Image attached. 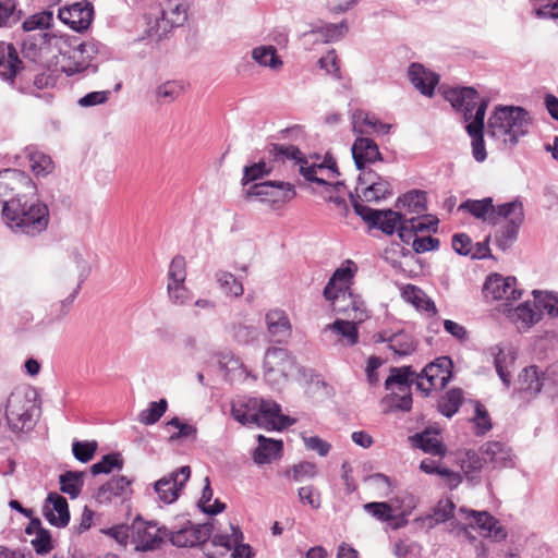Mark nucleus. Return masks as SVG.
I'll use <instances>...</instances> for the list:
<instances>
[{
    "label": "nucleus",
    "instance_id": "nucleus-1",
    "mask_svg": "<svg viewBox=\"0 0 558 558\" xmlns=\"http://www.w3.org/2000/svg\"><path fill=\"white\" fill-rule=\"evenodd\" d=\"M267 153L272 161L290 162L306 181L326 186V192L329 193L327 199L336 205L340 216L347 215L349 208L342 196L345 194V185L342 181L336 180L339 172L331 158L318 162L317 157L315 160L308 159L296 146L286 144H270Z\"/></svg>",
    "mask_w": 558,
    "mask_h": 558
},
{
    "label": "nucleus",
    "instance_id": "nucleus-2",
    "mask_svg": "<svg viewBox=\"0 0 558 558\" xmlns=\"http://www.w3.org/2000/svg\"><path fill=\"white\" fill-rule=\"evenodd\" d=\"M2 216L7 226L15 233L36 236L49 226L50 213L47 204L39 199L10 197L4 201Z\"/></svg>",
    "mask_w": 558,
    "mask_h": 558
},
{
    "label": "nucleus",
    "instance_id": "nucleus-3",
    "mask_svg": "<svg viewBox=\"0 0 558 558\" xmlns=\"http://www.w3.org/2000/svg\"><path fill=\"white\" fill-rule=\"evenodd\" d=\"M231 415L242 425L254 424L267 430H281L295 422L281 413L278 403L251 397H239L233 400Z\"/></svg>",
    "mask_w": 558,
    "mask_h": 558
},
{
    "label": "nucleus",
    "instance_id": "nucleus-4",
    "mask_svg": "<svg viewBox=\"0 0 558 558\" xmlns=\"http://www.w3.org/2000/svg\"><path fill=\"white\" fill-rule=\"evenodd\" d=\"M530 118L521 107L498 106L487 121V134L509 145H515L529 131Z\"/></svg>",
    "mask_w": 558,
    "mask_h": 558
},
{
    "label": "nucleus",
    "instance_id": "nucleus-5",
    "mask_svg": "<svg viewBox=\"0 0 558 558\" xmlns=\"http://www.w3.org/2000/svg\"><path fill=\"white\" fill-rule=\"evenodd\" d=\"M51 45L58 50L57 65L68 76L82 73L92 66V61L97 52L93 43H78L53 37Z\"/></svg>",
    "mask_w": 558,
    "mask_h": 558
},
{
    "label": "nucleus",
    "instance_id": "nucleus-6",
    "mask_svg": "<svg viewBox=\"0 0 558 558\" xmlns=\"http://www.w3.org/2000/svg\"><path fill=\"white\" fill-rule=\"evenodd\" d=\"M524 221L523 204L519 199L507 202L495 208L494 239L496 244H506L518 240L519 230Z\"/></svg>",
    "mask_w": 558,
    "mask_h": 558
},
{
    "label": "nucleus",
    "instance_id": "nucleus-7",
    "mask_svg": "<svg viewBox=\"0 0 558 558\" xmlns=\"http://www.w3.org/2000/svg\"><path fill=\"white\" fill-rule=\"evenodd\" d=\"M355 209V203H378L392 194V185L387 177H383L374 170H363L357 177L354 192L348 193Z\"/></svg>",
    "mask_w": 558,
    "mask_h": 558
},
{
    "label": "nucleus",
    "instance_id": "nucleus-8",
    "mask_svg": "<svg viewBox=\"0 0 558 558\" xmlns=\"http://www.w3.org/2000/svg\"><path fill=\"white\" fill-rule=\"evenodd\" d=\"M439 219L432 214L407 218L399 229L403 244H440L433 235L438 231Z\"/></svg>",
    "mask_w": 558,
    "mask_h": 558
},
{
    "label": "nucleus",
    "instance_id": "nucleus-9",
    "mask_svg": "<svg viewBox=\"0 0 558 558\" xmlns=\"http://www.w3.org/2000/svg\"><path fill=\"white\" fill-rule=\"evenodd\" d=\"M451 360L448 356H441L427 364L416 375V387L427 396L432 390L444 389L451 379Z\"/></svg>",
    "mask_w": 558,
    "mask_h": 558
},
{
    "label": "nucleus",
    "instance_id": "nucleus-10",
    "mask_svg": "<svg viewBox=\"0 0 558 558\" xmlns=\"http://www.w3.org/2000/svg\"><path fill=\"white\" fill-rule=\"evenodd\" d=\"M131 530L137 551H151L160 548L168 535L166 526H159L154 521H144L141 517L133 520Z\"/></svg>",
    "mask_w": 558,
    "mask_h": 558
},
{
    "label": "nucleus",
    "instance_id": "nucleus-11",
    "mask_svg": "<svg viewBox=\"0 0 558 558\" xmlns=\"http://www.w3.org/2000/svg\"><path fill=\"white\" fill-rule=\"evenodd\" d=\"M442 95L456 110L462 112L466 124L474 120V114L481 106H485V110L487 109V101L473 87L446 88L442 90Z\"/></svg>",
    "mask_w": 558,
    "mask_h": 558
},
{
    "label": "nucleus",
    "instance_id": "nucleus-12",
    "mask_svg": "<svg viewBox=\"0 0 558 558\" xmlns=\"http://www.w3.org/2000/svg\"><path fill=\"white\" fill-rule=\"evenodd\" d=\"M296 195L293 184L279 180H269L252 184L246 190L247 197H258L274 205L290 202Z\"/></svg>",
    "mask_w": 558,
    "mask_h": 558
},
{
    "label": "nucleus",
    "instance_id": "nucleus-13",
    "mask_svg": "<svg viewBox=\"0 0 558 558\" xmlns=\"http://www.w3.org/2000/svg\"><path fill=\"white\" fill-rule=\"evenodd\" d=\"M294 368V360L287 349L270 348L265 353L264 376L271 385H278L287 379Z\"/></svg>",
    "mask_w": 558,
    "mask_h": 558
},
{
    "label": "nucleus",
    "instance_id": "nucleus-14",
    "mask_svg": "<svg viewBox=\"0 0 558 558\" xmlns=\"http://www.w3.org/2000/svg\"><path fill=\"white\" fill-rule=\"evenodd\" d=\"M36 186L32 179L17 169H4L0 171V202L4 204L7 197H23L34 195Z\"/></svg>",
    "mask_w": 558,
    "mask_h": 558
},
{
    "label": "nucleus",
    "instance_id": "nucleus-15",
    "mask_svg": "<svg viewBox=\"0 0 558 558\" xmlns=\"http://www.w3.org/2000/svg\"><path fill=\"white\" fill-rule=\"evenodd\" d=\"M355 213L361 216L365 221L377 227L386 234H393L397 232L399 235V229L407 220L403 214L392 209L387 210H375L363 204L355 203Z\"/></svg>",
    "mask_w": 558,
    "mask_h": 558
},
{
    "label": "nucleus",
    "instance_id": "nucleus-16",
    "mask_svg": "<svg viewBox=\"0 0 558 558\" xmlns=\"http://www.w3.org/2000/svg\"><path fill=\"white\" fill-rule=\"evenodd\" d=\"M31 401L21 393H11L7 402V421L11 430L19 433L32 425Z\"/></svg>",
    "mask_w": 558,
    "mask_h": 558
},
{
    "label": "nucleus",
    "instance_id": "nucleus-17",
    "mask_svg": "<svg viewBox=\"0 0 558 558\" xmlns=\"http://www.w3.org/2000/svg\"><path fill=\"white\" fill-rule=\"evenodd\" d=\"M483 294L490 300L517 301L522 296V290L517 288L514 277L505 278L499 274H493L485 280Z\"/></svg>",
    "mask_w": 558,
    "mask_h": 558
},
{
    "label": "nucleus",
    "instance_id": "nucleus-18",
    "mask_svg": "<svg viewBox=\"0 0 558 558\" xmlns=\"http://www.w3.org/2000/svg\"><path fill=\"white\" fill-rule=\"evenodd\" d=\"M191 476V469L187 465L179 468L177 471L158 480L155 485V492L158 498L165 504L174 502Z\"/></svg>",
    "mask_w": 558,
    "mask_h": 558
},
{
    "label": "nucleus",
    "instance_id": "nucleus-19",
    "mask_svg": "<svg viewBox=\"0 0 558 558\" xmlns=\"http://www.w3.org/2000/svg\"><path fill=\"white\" fill-rule=\"evenodd\" d=\"M459 512L465 514V519H471L470 526L477 530L484 537H490L496 542L506 539L507 531L500 522L487 511L460 508Z\"/></svg>",
    "mask_w": 558,
    "mask_h": 558
},
{
    "label": "nucleus",
    "instance_id": "nucleus-20",
    "mask_svg": "<svg viewBox=\"0 0 558 558\" xmlns=\"http://www.w3.org/2000/svg\"><path fill=\"white\" fill-rule=\"evenodd\" d=\"M213 534V524H189L175 532H169L167 537L175 547H195L206 543Z\"/></svg>",
    "mask_w": 558,
    "mask_h": 558
},
{
    "label": "nucleus",
    "instance_id": "nucleus-21",
    "mask_svg": "<svg viewBox=\"0 0 558 558\" xmlns=\"http://www.w3.org/2000/svg\"><path fill=\"white\" fill-rule=\"evenodd\" d=\"M357 267L354 262L345 260L332 275L324 289L325 299H336L343 301V298H350L348 290L350 282L356 272Z\"/></svg>",
    "mask_w": 558,
    "mask_h": 558
},
{
    "label": "nucleus",
    "instance_id": "nucleus-22",
    "mask_svg": "<svg viewBox=\"0 0 558 558\" xmlns=\"http://www.w3.org/2000/svg\"><path fill=\"white\" fill-rule=\"evenodd\" d=\"M94 9L90 2L82 0L59 9L58 17L76 32L87 29L93 21Z\"/></svg>",
    "mask_w": 558,
    "mask_h": 558
},
{
    "label": "nucleus",
    "instance_id": "nucleus-23",
    "mask_svg": "<svg viewBox=\"0 0 558 558\" xmlns=\"http://www.w3.org/2000/svg\"><path fill=\"white\" fill-rule=\"evenodd\" d=\"M230 533H219L214 535L211 544L220 546L226 551L233 549L232 558H254L255 554L248 544L243 543V533L238 525L230 524Z\"/></svg>",
    "mask_w": 558,
    "mask_h": 558
},
{
    "label": "nucleus",
    "instance_id": "nucleus-24",
    "mask_svg": "<svg viewBox=\"0 0 558 558\" xmlns=\"http://www.w3.org/2000/svg\"><path fill=\"white\" fill-rule=\"evenodd\" d=\"M187 20V4L184 0H167L156 20L157 31L165 34L173 27L182 26Z\"/></svg>",
    "mask_w": 558,
    "mask_h": 558
},
{
    "label": "nucleus",
    "instance_id": "nucleus-25",
    "mask_svg": "<svg viewBox=\"0 0 558 558\" xmlns=\"http://www.w3.org/2000/svg\"><path fill=\"white\" fill-rule=\"evenodd\" d=\"M543 386H545L544 374L534 365L527 366L519 374L512 396L527 401L535 397Z\"/></svg>",
    "mask_w": 558,
    "mask_h": 558
},
{
    "label": "nucleus",
    "instance_id": "nucleus-26",
    "mask_svg": "<svg viewBox=\"0 0 558 558\" xmlns=\"http://www.w3.org/2000/svg\"><path fill=\"white\" fill-rule=\"evenodd\" d=\"M354 163L360 170H371L369 165L381 160L378 145L369 137L357 136L351 148Z\"/></svg>",
    "mask_w": 558,
    "mask_h": 558
},
{
    "label": "nucleus",
    "instance_id": "nucleus-27",
    "mask_svg": "<svg viewBox=\"0 0 558 558\" xmlns=\"http://www.w3.org/2000/svg\"><path fill=\"white\" fill-rule=\"evenodd\" d=\"M43 512L47 521L53 526L65 527L70 522L68 501L56 492L48 494Z\"/></svg>",
    "mask_w": 558,
    "mask_h": 558
},
{
    "label": "nucleus",
    "instance_id": "nucleus-28",
    "mask_svg": "<svg viewBox=\"0 0 558 558\" xmlns=\"http://www.w3.org/2000/svg\"><path fill=\"white\" fill-rule=\"evenodd\" d=\"M485 463L492 468H512L514 465V456L511 449L500 441H487L481 449Z\"/></svg>",
    "mask_w": 558,
    "mask_h": 558
},
{
    "label": "nucleus",
    "instance_id": "nucleus-29",
    "mask_svg": "<svg viewBox=\"0 0 558 558\" xmlns=\"http://www.w3.org/2000/svg\"><path fill=\"white\" fill-rule=\"evenodd\" d=\"M500 380L506 388L511 385V373L514 368L515 355L511 350L506 351L500 344L493 345L487 350Z\"/></svg>",
    "mask_w": 558,
    "mask_h": 558
},
{
    "label": "nucleus",
    "instance_id": "nucleus-30",
    "mask_svg": "<svg viewBox=\"0 0 558 558\" xmlns=\"http://www.w3.org/2000/svg\"><path fill=\"white\" fill-rule=\"evenodd\" d=\"M484 119L485 106H481L474 114V120L465 125V130L472 138V155L477 162H483L487 156L483 138Z\"/></svg>",
    "mask_w": 558,
    "mask_h": 558
},
{
    "label": "nucleus",
    "instance_id": "nucleus-31",
    "mask_svg": "<svg viewBox=\"0 0 558 558\" xmlns=\"http://www.w3.org/2000/svg\"><path fill=\"white\" fill-rule=\"evenodd\" d=\"M412 85L424 96L430 97L438 84L439 76L420 63H412L408 69Z\"/></svg>",
    "mask_w": 558,
    "mask_h": 558
},
{
    "label": "nucleus",
    "instance_id": "nucleus-32",
    "mask_svg": "<svg viewBox=\"0 0 558 558\" xmlns=\"http://www.w3.org/2000/svg\"><path fill=\"white\" fill-rule=\"evenodd\" d=\"M347 32V26L343 23L326 24L318 22L312 26L310 32L303 34L304 38L311 43H329L340 39Z\"/></svg>",
    "mask_w": 558,
    "mask_h": 558
},
{
    "label": "nucleus",
    "instance_id": "nucleus-33",
    "mask_svg": "<svg viewBox=\"0 0 558 558\" xmlns=\"http://www.w3.org/2000/svg\"><path fill=\"white\" fill-rule=\"evenodd\" d=\"M131 480L118 476L99 487L95 498L98 502H110L116 497L125 498L131 495Z\"/></svg>",
    "mask_w": 558,
    "mask_h": 558
},
{
    "label": "nucleus",
    "instance_id": "nucleus-34",
    "mask_svg": "<svg viewBox=\"0 0 558 558\" xmlns=\"http://www.w3.org/2000/svg\"><path fill=\"white\" fill-rule=\"evenodd\" d=\"M22 61L19 59L16 49L7 43H0V77L3 81L12 82Z\"/></svg>",
    "mask_w": 558,
    "mask_h": 558
},
{
    "label": "nucleus",
    "instance_id": "nucleus-35",
    "mask_svg": "<svg viewBox=\"0 0 558 558\" xmlns=\"http://www.w3.org/2000/svg\"><path fill=\"white\" fill-rule=\"evenodd\" d=\"M402 299L412 304L417 311L426 313L428 316L437 314L434 301L420 288L413 284H405L401 289Z\"/></svg>",
    "mask_w": 558,
    "mask_h": 558
},
{
    "label": "nucleus",
    "instance_id": "nucleus-36",
    "mask_svg": "<svg viewBox=\"0 0 558 558\" xmlns=\"http://www.w3.org/2000/svg\"><path fill=\"white\" fill-rule=\"evenodd\" d=\"M24 154L35 177L46 178L54 170L51 157L36 147H26Z\"/></svg>",
    "mask_w": 558,
    "mask_h": 558
},
{
    "label": "nucleus",
    "instance_id": "nucleus-37",
    "mask_svg": "<svg viewBox=\"0 0 558 558\" xmlns=\"http://www.w3.org/2000/svg\"><path fill=\"white\" fill-rule=\"evenodd\" d=\"M251 57L259 66L275 72L280 71L283 66V61L278 54L277 48L272 45L254 47L251 51Z\"/></svg>",
    "mask_w": 558,
    "mask_h": 558
},
{
    "label": "nucleus",
    "instance_id": "nucleus-38",
    "mask_svg": "<svg viewBox=\"0 0 558 558\" xmlns=\"http://www.w3.org/2000/svg\"><path fill=\"white\" fill-rule=\"evenodd\" d=\"M510 317L519 329H529L542 319V311L526 301L518 305Z\"/></svg>",
    "mask_w": 558,
    "mask_h": 558
},
{
    "label": "nucleus",
    "instance_id": "nucleus-39",
    "mask_svg": "<svg viewBox=\"0 0 558 558\" xmlns=\"http://www.w3.org/2000/svg\"><path fill=\"white\" fill-rule=\"evenodd\" d=\"M396 207L409 214L425 215L424 213L427 210L426 193L420 190H411L398 197Z\"/></svg>",
    "mask_w": 558,
    "mask_h": 558
},
{
    "label": "nucleus",
    "instance_id": "nucleus-40",
    "mask_svg": "<svg viewBox=\"0 0 558 558\" xmlns=\"http://www.w3.org/2000/svg\"><path fill=\"white\" fill-rule=\"evenodd\" d=\"M265 319L269 333L277 338L278 341L289 337L291 331V324L284 311L270 310L266 314Z\"/></svg>",
    "mask_w": 558,
    "mask_h": 558
},
{
    "label": "nucleus",
    "instance_id": "nucleus-41",
    "mask_svg": "<svg viewBox=\"0 0 558 558\" xmlns=\"http://www.w3.org/2000/svg\"><path fill=\"white\" fill-rule=\"evenodd\" d=\"M258 447L254 452V460L258 464L269 463L280 457L282 451V441L266 438L263 435L257 436Z\"/></svg>",
    "mask_w": 558,
    "mask_h": 558
},
{
    "label": "nucleus",
    "instance_id": "nucleus-42",
    "mask_svg": "<svg viewBox=\"0 0 558 558\" xmlns=\"http://www.w3.org/2000/svg\"><path fill=\"white\" fill-rule=\"evenodd\" d=\"M53 38L46 39V34L39 33L26 37L22 43L23 54L32 61L41 60L45 51L53 48L51 45Z\"/></svg>",
    "mask_w": 558,
    "mask_h": 558
},
{
    "label": "nucleus",
    "instance_id": "nucleus-43",
    "mask_svg": "<svg viewBox=\"0 0 558 558\" xmlns=\"http://www.w3.org/2000/svg\"><path fill=\"white\" fill-rule=\"evenodd\" d=\"M412 441L415 447L422 449L426 453L438 457H444L446 454V447L440 441L436 432L426 429L423 433L415 434L412 437Z\"/></svg>",
    "mask_w": 558,
    "mask_h": 558
},
{
    "label": "nucleus",
    "instance_id": "nucleus-44",
    "mask_svg": "<svg viewBox=\"0 0 558 558\" xmlns=\"http://www.w3.org/2000/svg\"><path fill=\"white\" fill-rule=\"evenodd\" d=\"M495 208L493 205V198L486 197L483 199H468L462 203L458 210L470 213L477 219L493 222Z\"/></svg>",
    "mask_w": 558,
    "mask_h": 558
},
{
    "label": "nucleus",
    "instance_id": "nucleus-45",
    "mask_svg": "<svg viewBox=\"0 0 558 558\" xmlns=\"http://www.w3.org/2000/svg\"><path fill=\"white\" fill-rule=\"evenodd\" d=\"M84 472L66 471L59 476L60 490L75 499L80 496L84 485Z\"/></svg>",
    "mask_w": 558,
    "mask_h": 558
},
{
    "label": "nucleus",
    "instance_id": "nucleus-46",
    "mask_svg": "<svg viewBox=\"0 0 558 558\" xmlns=\"http://www.w3.org/2000/svg\"><path fill=\"white\" fill-rule=\"evenodd\" d=\"M416 375L411 366L392 367L390 375L385 381V388L389 390L392 385H398L400 391L410 390L411 385L414 383L412 377H416Z\"/></svg>",
    "mask_w": 558,
    "mask_h": 558
},
{
    "label": "nucleus",
    "instance_id": "nucleus-47",
    "mask_svg": "<svg viewBox=\"0 0 558 558\" xmlns=\"http://www.w3.org/2000/svg\"><path fill=\"white\" fill-rule=\"evenodd\" d=\"M388 348L398 356H407L415 351L416 344L410 333L399 330L391 333Z\"/></svg>",
    "mask_w": 558,
    "mask_h": 558
},
{
    "label": "nucleus",
    "instance_id": "nucleus-48",
    "mask_svg": "<svg viewBox=\"0 0 558 558\" xmlns=\"http://www.w3.org/2000/svg\"><path fill=\"white\" fill-rule=\"evenodd\" d=\"M78 267V278L77 280L72 284L70 288V294L63 299L60 304L58 305L59 308V315L58 317L65 316L70 311V305L73 303L74 299L78 294V291L81 290L82 282L87 276L88 267L84 259L77 262Z\"/></svg>",
    "mask_w": 558,
    "mask_h": 558
},
{
    "label": "nucleus",
    "instance_id": "nucleus-49",
    "mask_svg": "<svg viewBox=\"0 0 558 558\" xmlns=\"http://www.w3.org/2000/svg\"><path fill=\"white\" fill-rule=\"evenodd\" d=\"M184 92V83L181 81H167L155 89L156 99L161 104H170Z\"/></svg>",
    "mask_w": 558,
    "mask_h": 558
},
{
    "label": "nucleus",
    "instance_id": "nucleus-50",
    "mask_svg": "<svg viewBox=\"0 0 558 558\" xmlns=\"http://www.w3.org/2000/svg\"><path fill=\"white\" fill-rule=\"evenodd\" d=\"M325 329L342 337L349 345H354L359 341L357 326L353 322L337 319L327 325Z\"/></svg>",
    "mask_w": 558,
    "mask_h": 558
},
{
    "label": "nucleus",
    "instance_id": "nucleus-51",
    "mask_svg": "<svg viewBox=\"0 0 558 558\" xmlns=\"http://www.w3.org/2000/svg\"><path fill=\"white\" fill-rule=\"evenodd\" d=\"M532 294L535 301V307L546 312L550 317H558V293L533 290Z\"/></svg>",
    "mask_w": 558,
    "mask_h": 558
},
{
    "label": "nucleus",
    "instance_id": "nucleus-52",
    "mask_svg": "<svg viewBox=\"0 0 558 558\" xmlns=\"http://www.w3.org/2000/svg\"><path fill=\"white\" fill-rule=\"evenodd\" d=\"M274 166L270 161H266L262 159L257 162H254L250 166H245L243 168V178L242 184L247 185L257 180H262L265 177L269 175L272 172Z\"/></svg>",
    "mask_w": 558,
    "mask_h": 558
},
{
    "label": "nucleus",
    "instance_id": "nucleus-53",
    "mask_svg": "<svg viewBox=\"0 0 558 558\" xmlns=\"http://www.w3.org/2000/svg\"><path fill=\"white\" fill-rule=\"evenodd\" d=\"M484 464L486 463L484 462L483 454L474 450H468L464 458L461 460V469L470 481L478 478L477 474L481 472Z\"/></svg>",
    "mask_w": 558,
    "mask_h": 558
},
{
    "label": "nucleus",
    "instance_id": "nucleus-54",
    "mask_svg": "<svg viewBox=\"0 0 558 558\" xmlns=\"http://www.w3.org/2000/svg\"><path fill=\"white\" fill-rule=\"evenodd\" d=\"M377 118L368 112L356 109L352 113L353 133L362 135L373 134Z\"/></svg>",
    "mask_w": 558,
    "mask_h": 558
},
{
    "label": "nucleus",
    "instance_id": "nucleus-55",
    "mask_svg": "<svg viewBox=\"0 0 558 558\" xmlns=\"http://www.w3.org/2000/svg\"><path fill=\"white\" fill-rule=\"evenodd\" d=\"M167 409L168 402L166 399L149 402L148 407L140 412L137 421L144 425H153L160 420Z\"/></svg>",
    "mask_w": 558,
    "mask_h": 558
},
{
    "label": "nucleus",
    "instance_id": "nucleus-56",
    "mask_svg": "<svg viewBox=\"0 0 558 558\" xmlns=\"http://www.w3.org/2000/svg\"><path fill=\"white\" fill-rule=\"evenodd\" d=\"M216 280L219 288L226 295L240 298L244 292L242 282L239 281L231 272L222 270L218 271L216 274Z\"/></svg>",
    "mask_w": 558,
    "mask_h": 558
},
{
    "label": "nucleus",
    "instance_id": "nucleus-57",
    "mask_svg": "<svg viewBox=\"0 0 558 558\" xmlns=\"http://www.w3.org/2000/svg\"><path fill=\"white\" fill-rule=\"evenodd\" d=\"M167 293L170 302L177 306L186 305L192 300V293L184 282L168 281Z\"/></svg>",
    "mask_w": 558,
    "mask_h": 558
},
{
    "label": "nucleus",
    "instance_id": "nucleus-58",
    "mask_svg": "<svg viewBox=\"0 0 558 558\" xmlns=\"http://www.w3.org/2000/svg\"><path fill=\"white\" fill-rule=\"evenodd\" d=\"M462 391L460 389H451L446 396L438 402V410L441 414L447 417H451L456 414L462 403Z\"/></svg>",
    "mask_w": 558,
    "mask_h": 558
},
{
    "label": "nucleus",
    "instance_id": "nucleus-59",
    "mask_svg": "<svg viewBox=\"0 0 558 558\" xmlns=\"http://www.w3.org/2000/svg\"><path fill=\"white\" fill-rule=\"evenodd\" d=\"M123 460L120 453H109L101 458L100 461L90 466L93 475L108 474L113 469H122Z\"/></svg>",
    "mask_w": 558,
    "mask_h": 558
},
{
    "label": "nucleus",
    "instance_id": "nucleus-60",
    "mask_svg": "<svg viewBox=\"0 0 558 558\" xmlns=\"http://www.w3.org/2000/svg\"><path fill=\"white\" fill-rule=\"evenodd\" d=\"M348 294L350 298H343V301H338L336 299H326L330 302L332 310L338 314H347L350 316L351 312H360L361 311V301L357 296L353 295V293L348 290Z\"/></svg>",
    "mask_w": 558,
    "mask_h": 558
},
{
    "label": "nucleus",
    "instance_id": "nucleus-61",
    "mask_svg": "<svg viewBox=\"0 0 558 558\" xmlns=\"http://www.w3.org/2000/svg\"><path fill=\"white\" fill-rule=\"evenodd\" d=\"M20 20L15 0H0V27L11 26Z\"/></svg>",
    "mask_w": 558,
    "mask_h": 558
},
{
    "label": "nucleus",
    "instance_id": "nucleus-62",
    "mask_svg": "<svg viewBox=\"0 0 558 558\" xmlns=\"http://www.w3.org/2000/svg\"><path fill=\"white\" fill-rule=\"evenodd\" d=\"M96 441H74L72 445V452L76 460L82 463L90 461L97 450Z\"/></svg>",
    "mask_w": 558,
    "mask_h": 558
},
{
    "label": "nucleus",
    "instance_id": "nucleus-63",
    "mask_svg": "<svg viewBox=\"0 0 558 558\" xmlns=\"http://www.w3.org/2000/svg\"><path fill=\"white\" fill-rule=\"evenodd\" d=\"M53 19L52 12L43 11L29 16L23 22V28L26 32L44 29L50 26Z\"/></svg>",
    "mask_w": 558,
    "mask_h": 558
},
{
    "label": "nucleus",
    "instance_id": "nucleus-64",
    "mask_svg": "<svg viewBox=\"0 0 558 558\" xmlns=\"http://www.w3.org/2000/svg\"><path fill=\"white\" fill-rule=\"evenodd\" d=\"M367 513L379 521L387 522L395 518L392 507L387 502H368L364 505Z\"/></svg>",
    "mask_w": 558,
    "mask_h": 558
}]
</instances>
